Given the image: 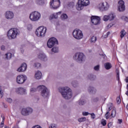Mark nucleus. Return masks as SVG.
I'll use <instances>...</instances> for the list:
<instances>
[{
  "mask_svg": "<svg viewBox=\"0 0 128 128\" xmlns=\"http://www.w3.org/2000/svg\"><path fill=\"white\" fill-rule=\"evenodd\" d=\"M58 90L65 100H70L72 98V91L68 86L59 87Z\"/></svg>",
  "mask_w": 128,
  "mask_h": 128,
  "instance_id": "1",
  "label": "nucleus"
},
{
  "mask_svg": "<svg viewBox=\"0 0 128 128\" xmlns=\"http://www.w3.org/2000/svg\"><path fill=\"white\" fill-rule=\"evenodd\" d=\"M20 32L19 29L17 28H12L8 31L7 36L10 40H14V38H16L18 36H20Z\"/></svg>",
  "mask_w": 128,
  "mask_h": 128,
  "instance_id": "2",
  "label": "nucleus"
},
{
  "mask_svg": "<svg viewBox=\"0 0 128 128\" xmlns=\"http://www.w3.org/2000/svg\"><path fill=\"white\" fill-rule=\"evenodd\" d=\"M73 60L78 64H84L86 60V55L82 52H76L73 56Z\"/></svg>",
  "mask_w": 128,
  "mask_h": 128,
  "instance_id": "3",
  "label": "nucleus"
},
{
  "mask_svg": "<svg viewBox=\"0 0 128 128\" xmlns=\"http://www.w3.org/2000/svg\"><path fill=\"white\" fill-rule=\"evenodd\" d=\"M38 90L41 91V96L44 98H48L50 96V91L46 86L42 85L38 87Z\"/></svg>",
  "mask_w": 128,
  "mask_h": 128,
  "instance_id": "4",
  "label": "nucleus"
},
{
  "mask_svg": "<svg viewBox=\"0 0 128 128\" xmlns=\"http://www.w3.org/2000/svg\"><path fill=\"white\" fill-rule=\"evenodd\" d=\"M90 4L88 0H79L76 4V8L78 10H82L84 6H86Z\"/></svg>",
  "mask_w": 128,
  "mask_h": 128,
  "instance_id": "5",
  "label": "nucleus"
},
{
  "mask_svg": "<svg viewBox=\"0 0 128 128\" xmlns=\"http://www.w3.org/2000/svg\"><path fill=\"white\" fill-rule=\"evenodd\" d=\"M46 28L41 26L36 29L35 34L37 36L44 38L46 32Z\"/></svg>",
  "mask_w": 128,
  "mask_h": 128,
  "instance_id": "6",
  "label": "nucleus"
},
{
  "mask_svg": "<svg viewBox=\"0 0 128 128\" xmlns=\"http://www.w3.org/2000/svg\"><path fill=\"white\" fill-rule=\"evenodd\" d=\"M72 34L76 40H82L84 38L82 32L80 29H75L74 30Z\"/></svg>",
  "mask_w": 128,
  "mask_h": 128,
  "instance_id": "7",
  "label": "nucleus"
},
{
  "mask_svg": "<svg viewBox=\"0 0 128 128\" xmlns=\"http://www.w3.org/2000/svg\"><path fill=\"white\" fill-rule=\"evenodd\" d=\"M30 18L32 22H38L40 18V13L36 11L33 12L30 14Z\"/></svg>",
  "mask_w": 128,
  "mask_h": 128,
  "instance_id": "8",
  "label": "nucleus"
},
{
  "mask_svg": "<svg viewBox=\"0 0 128 128\" xmlns=\"http://www.w3.org/2000/svg\"><path fill=\"white\" fill-rule=\"evenodd\" d=\"M34 110L32 108L27 107L26 108H22L21 110V114L24 116H28L32 114Z\"/></svg>",
  "mask_w": 128,
  "mask_h": 128,
  "instance_id": "9",
  "label": "nucleus"
},
{
  "mask_svg": "<svg viewBox=\"0 0 128 128\" xmlns=\"http://www.w3.org/2000/svg\"><path fill=\"white\" fill-rule=\"evenodd\" d=\"M50 8L52 10H56L60 8V0H52L50 2Z\"/></svg>",
  "mask_w": 128,
  "mask_h": 128,
  "instance_id": "10",
  "label": "nucleus"
},
{
  "mask_svg": "<svg viewBox=\"0 0 128 128\" xmlns=\"http://www.w3.org/2000/svg\"><path fill=\"white\" fill-rule=\"evenodd\" d=\"M98 8L101 12H106L110 8V4L108 2H101L98 6Z\"/></svg>",
  "mask_w": 128,
  "mask_h": 128,
  "instance_id": "11",
  "label": "nucleus"
},
{
  "mask_svg": "<svg viewBox=\"0 0 128 128\" xmlns=\"http://www.w3.org/2000/svg\"><path fill=\"white\" fill-rule=\"evenodd\" d=\"M58 42L55 38H50L47 42V46L50 48H52L54 44H58Z\"/></svg>",
  "mask_w": 128,
  "mask_h": 128,
  "instance_id": "12",
  "label": "nucleus"
},
{
  "mask_svg": "<svg viewBox=\"0 0 128 128\" xmlns=\"http://www.w3.org/2000/svg\"><path fill=\"white\" fill-rule=\"evenodd\" d=\"M28 80L26 76L19 75L16 77V82L19 84H22Z\"/></svg>",
  "mask_w": 128,
  "mask_h": 128,
  "instance_id": "13",
  "label": "nucleus"
},
{
  "mask_svg": "<svg viewBox=\"0 0 128 128\" xmlns=\"http://www.w3.org/2000/svg\"><path fill=\"white\" fill-rule=\"evenodd\" d=\"M4 18L6 20H12L14 18V14L10 10H7L5 12Z\"/></svg>",
  "mask_w": 128,
  "mask_h": 128,
  "instance_id": "14",
  "label": "nucleus"
},
{
  "mask_svg": "<svg viewBox=\"0 0 128 128\" xmlns=\"http://www.w3.org/2000/svg\"><path fill=\"white\" fill-rule=\"evenodd\" d=\"M91 22L93 24L96 26L100 24V18L98 16H92L91 17Z\"/></svg>",
  "mask_w": 128,
  "mask_h": 128,
  "instance_id": "15",
  "label": "nucleus"
},
{
  "mask_svg": "<svg viewBox=\"0 0 128 128\" xmlns=\"http://www.w3.org/2000/svg\"><path fill=\"white\" fill-rule=\"evenodd\" d=\"M126 10V6H124V2L122 0L118 2V10L119 12H124Z\"/></svg>",
  "mask_w": 128,
  "mask_h": 128,
  "instance_id": "16",
  "label": "nucleus"
},
{
  "mask_svg": "<svg viewBox=\"0 0 128 128\" xmlns=\"http://www.w3.org/2000/svg\"><path fill=\"white\" fill-rule=\"evenodd\" d=\"M26 64L23 63L21 64L20 66L18 68L17 72H26Z\"/></svg>",
  "mask_w": 128,
  "mask_h": 128,
  "instance_id": "17",
  "label": "nucleus"
},
{
  "mask_svg": "<svg viewBox=\"0 0 128 128\" xmlns=\"http://www.w3.org/2000/svg\"><path fill=\"white\" fill-rule=\"evenodd\" d=\"M88 90L90 94H96V89L92 86L88 87Z\"/></svg>",
  "mask_w": 128,
  "mask_h": 128,
  "instance_id": "18",
  "label": "nucleus"
},
{
  "mask_svg": "<svg viewBox=\"0 0 128 128\" xmlns=\"http://www.w3.org/2000/svg\"><path fill=\"white\" fill-rule=\"evenodd\" d=\"M16 92L19 94H26V90L23 88H19L16 90Z\"/></svg>",
  "mask_w": 128,
  "mask_h": 128,
  "instance_id": "19",
  "label": "nucleus"
},
{
  "mask_svg": "<svg viewBox=\"0 0 128 128\" xmlns=\"http://www.w3.org/2000/svg\"><path fill=\"white\" fill-rule=\"evenodd\" d=\"M38 58L41 60H44V62H46L48 60V58L46 56L42 53H40L38 54Z\"/></svg>",
  "mask_w": 128,
  "mask_h": 128,
  "instance_id": "20",
  "label": "nucleus"
},
{
  "mask_svg": "<svg viewBox=\"0 0 128 128\" xmlns=\"http://www.w3.org/2000/svg\"><path fill=\"white\" fill-rule=\"evenodd\" d=\"M42 76V72H40V70H38L35 74L34 78H36V80H40Z\"/></svg>",
  "mask_w": 128,
  "mask_h": 128,
  "instance_id": "21",
  "label": "nucleus"
},
{
  "mask_svg": "<svg viewBox=\"0 0 128 128\" xmlns=\"http://www.w3.org/2000/svg\"><path fill=\"white\" fill-rule=\"evenodd\" d=\"M109 16V20H114L116 18V14L114 12H111L108 14Z\"/></svg>",
  "mask_w": 128,
  "mask_h": 128,
  "instance_id": "22",
  "label": "nucleus"
},
{
  "mask_svg": "<svg viewBox=\"0 0 128 128\" xmlns=\"http://www.w3.org/2000/svg\"><path fill=\"white\" fill-rule=\"evenodd\" d=\"M87 78H88V80H96V76L92 74H89Z\"/></svg>",
  "mask_w": 128,
  "mask_h": 128,
  "instance_id": "23",
  "label": "nucleus"
},
{
  "mask_svg": "<svg viewBox=\"0 0 128 128\" xmlns=\"http://www.w3.org/2000/svg\"><path fill=\"white\" fill-rule=\"evenodd\" d=\"M104 66L106 70H110L112 68V64L110 62H106L104 64Z\"/></svg>",
  "mask_w": 128,
  "mask_h": 128,
  "instance_id": "24",
  "label": "nucleus"
},
{
  "mask_svg": "<svg viewBox=\"0 0 128 128\" xmlns=\"http://www.w3.org/2000/svg\"><path fill=\"white\" fill-rule=\"evenodd\" d=\"M34 66L36 68H40L42 66V64H40V63L39 62L36 61L34 64Z\"/></svg>",
  "mask_w": 128,
  "mask_h": 128,
  "instance_id": "25",
  "label": "nucleus"
},
{
  "mask_svg": "<svg viewBox=\"0 0 128 128\" xmlns=\"http://www.w3.org/2000/svg\"><path fill=\"white\" fill-rule=\"evenodd\" d=\"M12 53L10 52L7 53L4 55L5 58L6 60H10V58H12Z\"/></svg>",
  "mask_w": 128,
  "mask_h": 128,
  "instance_id": "26",
  "label": "nucleus"
},
{
  "mask_svg": "<svg viewBox=\"0 0 128 128\" xmlns=\"http://www.w3.org/2000/svg\"><path fill=\"white\" fill-rule=\"evenodd\" d=\"M62 14V12H59L57 13L54 14H52V16H50V18H51L52 19V18H58V14Z\"/></svg>",
  "mask_w": 128,
  "mask_h": 128,
  "instance_id": "27",
  "label": "nucleus"
},
{
  "mask_svg": "<svg viewBox=\"0 0 128 128\" xmlns=\"http://www.w3.org/2000/svg\"><path fill=\"white\" fill-rule=\"evenodd\" d=\"M120 38H124V36L126 34V30H122L120 31Z\"/></svg>",
  "mask_w": 128,
  "mask_h": 128,
  "instance_id": "28",
  "label": "nucleus"
},
{
  "mask_svg": "<svg viewBox=\"0 0 128 128\" xmlns=\"http://www.w3.org/2000/svg\"><path fill=\"white\" fill-rule=\"evenodd\" d=\"M72 84L74 88H78V81L73 80L72 82Z\"/></svg>",
  "mask_w": 128,
  "mask_h": 128,
  "instance_id": "29",
  "label": "nucleus"
},
{
  "mask_svg": "<svg viewBox=\"0 0 128 128\" xmlns=\"http://www.w3.org/2000/svg\"><path fill=\"white\" fill-rule=\"evenodd\" d=\"M116 109L114 108L112 109L111 113V116H112V118H114V116H116Z\"/></svg>",
  "mask_w": 128,
  "mask_h": 128,
  "instance_id": "30",
  "label": "nucleus"
},
{
  "mask_svg": "<svg viewBox=\"0 0 128 128\" xmlns=\"http://www.w3.org/2000/svg\"><path fill=\"white\" fill-rule=\"evenodd\" d=\"M2 122L0 124V128H2L4 126V116H2Z\"/></svg>",
  "mask_w": 128,
  "mask_h": 128,
  "instance_id": "31",
  "label": "nucleus"
},
{
  "mask_svg": "<svg viewBox=\"0 0 128 128\" xmlns=\"http://www.w3.org/2000/svg\"><path fill=\"white\" fill-rule=\"evenodd\" d=\"M60 18L63 20L68 18V15L66 14H63L61 15Z\"/></svg>",
  "mask_w": 128,
  "mask_h": 128,
  "instance_id": "32",
  "label": "nucleus"
},
{
  "mask_svg": "<svg viewBox=\"0 0 128 128\" xmlns=\"http://www.w3.org/2000/svg\"><path fill=\"white\" fill-rule=\"evenodd\" d=\"M36 3L38 4H44V0H36Z\"/></svg>",
  "mask_w": 128,
  "mask_h": 128,
  "instance_id": "33",
  "label": "nucleus"
},
{
  "mask_svg": "<svg viewBox=\"0 0 128 128\" xmlns=\"http://www.w3.org/2000/svg\"><path fill=\"white\" fill-rule=\"evenodd\" d=\"M86 117H82L78 119V122H86Z\"/></svg>",
  "mask_w": 128,
  "mask_h": 128,
  "instance_id": "34",
  "label": "nucleus"
},
{
  "mask_svg": "<svg viewBox=\"0 0 128 128\" xmlns=\"http://www.w3.org/2000/svg\"><path fill=\"white\" fill-rule=\"evenodd\" d=\"M79 106H84L86 104V101L84 100H80L78 101Z\"/></svg>",
  "mask_w": 128,
  "mask_h": 128,
  "instance_id": "35",
  "label": "nucleus"
},
{
  "mask_svg": "<svg viewBox=\"0 0 128 128\" xmlns=\"http://www.w3.org/2000/svg\"><path fill=\"white\" fill-rule=\"evenodd\" d=\"M52 50L53 52H58V47H54Z\"/></svg>",
  "mask_w": 128,
  "mask_h": 128,
  "instance_id": "36",
  "label": "nucleus"
},
{
  "mask_svg": "<svg viewBox=\"0 0 128 128\" xmlns=\"http://www.w3.org/2000/svg\"><path fill=\"white\" fill-rule=\"evenodd\" d=\"M27 30H32V24H28L27 26Z\"/></svg>",
  "mask_w": 128,
  "mask_h": 128,
  "instance_id": "37",
  "label": "nucleus"
},
{
  "mask_svg": "<svg viewBox=\"0 0 128 128\" xmlns=\"http://www.w3.org/2000/svg\"><path fill=\"white\" fill-rule=\"evenodd\" d=\"M108 20H110V17L108 15V16L106 15L103 18V20H104V22H108Z\"/></svg>",
  "mask_w": 128,
  "mask_h": 128,
  "instance_id": "38",
  "label": "nucleus"
},
{
  "mask_svg": "<svg viewBox=\"0 0 128 128\" xmlns=\"http://www.w3.org/2000/svg\"><path fill=\"white\" fill-rule=\"evenodd\" d=\"M101 124L104 126L106 124V120L104 119H102L101 120Z\"/></svg>",
  "mask_w": 128,
  "mask_h": 128,
  "instance_id": "39",
  "label": "nucleus"
},
{
  "mask_svg": "<svg viewBox=\"0 0 128 128\" xmlns=\"http://www.w3.org/2000/svg\"><path fill=\"white\" fill-rule=\"evenodd\" d=\"M96 42V36H92L91 38L92 42Z\"/></svg>",
  "mask_w": 128,
  "mask_h": 128,
  "instance_id": "40",
  "label": "nucleus"
},
{
  "mask_svg": "<svg viewBox=\"0 0 128 128\" xmlns=\"http://www.w3.org/2000/svg\"><path fill=\"white\" fill-rule=\"evenodd\" d=\"M112 103H109L108 105V112H110V110H112Z\"/></svg>",
  "mask_w": 128,
  "mask_h": 128,
  "instance_id": "41",
  "label": "nucleus"
},
{
  "mask_svg": "<svg viewBox=\"0 0 128 128\" xmlns=\"http://www.w3.org/2000/svg\"><path fill=\"white\" fill-rule=\"evenodd\" d=\"M121 19L122 20H124V22H128V16H122L121 17Z\"/></svg>",
  "mask_w": 128,
  "mask_h": 128,
  "instance_id": "42",
  "label": "nucleus"
},
{
  "mask_svg": "<svg viewBox=\"0 0 128 128\" xmlns=\"http://www.w3.org/2000/svg\"><path fill=\"white\" fill-rule=\"evenodd\" d=\"M36 90H38V88H31L30 89V92L34 93V92H36Z\"/></svg>",
  "mask_w": 128,
  "mask_h": 128,
  "instance_id": "43",
  "label": "nucleus"
},
{
  "mask_svg": "<svg viewBox=\"0 0 128 128\" xmlns=\"http://www.w3.org/2000/svg\"><path fill=\"white\" fill-rule=\"evenodd\" d=\"M116 78H118V80H120V72L118 71V70H116Z\"/></svg>",
  "mask_w": 128,
  "mask_h": 128,
  "instance_id": "44",
  "label": "nucleus"
},
{
  "mask_svg": "<svg viewBox=\"0 0 128 128\" xmlns=\"http://www.w3.org/2000/svg\"><path fill=\"white\" fill-rule=\"evenodd\" d=\"M94 70H96V72H98L100 70V65H97L94 66Z\"/></svg>",
  "mask_w": 128,
  "mask_h": 128,
  "instance_id": "45",
  "label": "nucleus"
},
{
  "mask_svg": "<svg viewBox=\"0 0 128 128\" xmlns=\"http://www.w3.org/2000/svg\"><path fill=\"white\" fill-rule=\"evenodd\" d=\"M0 94L1 95L0 98H2L4 96V91L2 90V87H0Z\"/></svg>",
  "mask_w": 128,
  "mask_h": 128,
  "instance_id": "46",
  "label": "nucleus"
},
{
  "mask_svg": "<svg viewBox=\"0 0 128 128\" xmlns=\"http://www.w3.org/2000/svg\"><path fill=\"white\" fill-rule=\"evenodd\" d=\"M49 128H56V124H50V125Z\"/></svg>",
  "mask_w": 128,
  "mask_h": 128,
  "instance_id": "47",
  "label": "nucleus"
},
{
  "mask_svg": "<svg viewBox=\"0 0 128 128\" xmlns=\"http://www.w3.org/2000/svg\"><path fill=\"white\" fill-rule=\"evenodd\" d=\"M6 102H9V104H12V100L10 98H7Z\"/></svg>",
  "mask_w": 128,
  "mask_h": 128,
  "instance_id": "48",
  "label": "nucleus"
},
{
  "mask_svg": "<svg viewBox=\"0 0 128 128\" xmlns=\"http://www.w3.org/2000/svg\"><path fill=\"white\" fill-rule=\"evenodd\" d=\"M116 102L118 104H120V102H122V100H120V97H118L116 98Z\"/></svg>",
  "mask_w": 128,
  "mask_h": 128,
  "instance_id": "49",
  "label": "nucleus"
},
{
  "mask_svg": "<svg viewBox=\"0 0 128 128\" xmlns=\"http://www.w3.org/2000/svg\"><path fill=\"white\" fill-rule=\"evenodd\" d=\"M109 115H110V112H107L105 114L106 120L110 118V117L108 116Z\"/></svg>",
  "mask_w": 128,
  "mask_h": 128,
  "instance_id": "50",
  "label": "nucleus"
},
{
  "mask_svg": "<svg viewBox=\"0 0 128 128\" xmlns=\"http://www.w3.org/2000/svg\"><path fill=\"white\" fill-rule=\"evenodd\" d=\"M88 114H90L88 113V112H82V115L84 116H88Z\"/></svg>",
  "mask_w": 128,
  "mask_h": 128,
  "instance_id": "51",
  "label": "nucleus"
},
{
  "mask_svg": "<svg viewBox=\"0 0 128 128\" xmlns=\"http://www.w3.org/2000/svg\"><path fill=\"white\" fill-rule=\"evenodd\" d=\"M90 114L92 118H93V119L96 118V114H94V113Z\"/></svg>",
  "mask_w": 128,
  "mask_h": 128,
  "instance_id": "52",
  "label": "nucleus"
},
{
  "mask_svg": "<svg viewBox=\"0 0 128 128\" xmlns=\"http://www.w3.org/2000/svg\"><path fill=\"white\" fill-rule=\"evenodd\" d=\"M32 128H42V126H40L39 125H36L34 126Z\"/></svg>",
  "mask_w": 128,
  "mask_h": 128,
  "instance_id": "53",
  "label": "nucleus"
},
{
  "mask_svg": "<svg viewBox=\"0 0 128 128\" xmlns=\"http://www.w3.org/2000/svg\"><path fill=\"white\" fill-rule=\"evenodd\" d=\"M100 56L102 58H106V54H100Z\"/></svg>",
  "mask_w": 128,
  "mask_h": 128,
  "instance_id": "54",
  "label": "nucleus"
},
{
  "mask_svg": "<svg viewBox=\"0 0 128 128\" xmlns=\"http://www.w3.org/2000/svg\"><path fill=\"white\" fill-rule=\"evenodd\" d=\"M112 122H110L108 124V128H110V126H112Z\"/></svg>",
  "mask_w": 128,
  "mask_h": 128,
  "instance_id": "55",
  "label": "nucleus"
},
{
  "mask_svg": "<svg viewBox=\"0 0 128 128\" xmlns=\"http://www.w3.org/2000/svg\"><path fill=\"white\" fill-rule=\"evenodd\" d=\"M118 123L120 124H122V120L118 119Z\"/></svg>",
  "mask_w": 128,
  "mask_h": 128,
  "instance_id": "56",
  "label": "nucleus"
},
{
  "mask_svg": "<svg viewBox=\"0 0 128 128\" xmlns=\"http://www.w3.org/2000/svg\"><path fill=\"white\" fill-rule=\"evenodd\" d=\"M112 26H114V24H110L108 25V28H112Z\"/></svg>",
  "mask_w": 128,
  "mask_h": 128,
  "instance_id": "57",
  "label": "nucleus"
},
{
  "mask_svg": "<svg viewBox=\"0 0 128 128\" xmlns=\"http://www.w3.org/2000/svg\"><path fill=\"white\" fill-rule=\"evenodd\" d=\"M110 34V32H108L107 34H106V36H105V38H108V35Z\"/></svg>",
  "mask_w": 128,
  "mask_h": 128,
  "instance_id": "58",
  "label": "nucleus"
},
{
  "mask_svg": "<svg viewBox=\"0 0 128 128\" xmlns=\"http://www.w3.org/2000/svg\"><path fill=\"white\" fill-rule=\"evenodd\" d=\"M4 48H5L4 46H1V50H4Z\"/></svg>",
  "mask_w": 128,
  "mask_h": 128,
  "instance_id": "59",
  "label": "nucleus"
},
{
  "mask_svg": "<svg viewBox=\"0 0 128 128\" xmlns=\"http://www.w3.org/2000/svg\"><path fill=\"white\" fill-rule=\"evenodd\" d=\"M127 92H126V94H128V84H127Z\"/></svg>",
  "mask_w": 128,
  "mask_h": 128,
  "instance_id": "60",
  "label": "nucleus"
},
{
  "mask_svg": "<svg viewBox=\"0 0 128 128\" xmlns=\"http://www.w3.org/2000/svg\"><path fill=\"white\" fill-rule=\"evenodd\" d=\"M126 82H128V76L126 78Z\"/></svg>",
  "mask_w": 128,
  "mask_h": 128,
  "instance_id": "61",
  "label": "nucleus"
},
{
  "mask_svg": "<svg viewBox=\"0 0 128 128\" xmlns=\"http://www.w3.org/2000/svg\"><path fill=\"white\" fill-rule=\"evenodd\" d=\"M4 128H10V127L6 126H4Z\"/></svg>",
  "mask_w": 128,
  "mask_h": 128,
  "instance_id": "62",
  "label": "nucleus"
},
{
  "mask_svg": "<svg viewBox=\"0 0 128 128\" xmlns=\"http://www.w3.org/2000/svg\"><path fill=\"white\" fill-rule=\"evenodd\" d=\"M20 50H21V52H22H22H24V50H22V49H20Z\"/></svg>",
  "mask_w": 128,
  "mask_h": 128,
  "instance_id": "63",
  "label": "nucleus"
},
{
  "mask_svg": "<svg viewBox=\"0 0 128 128\" xmlns=\"http://www.w3.org/2000/svg\"><path fill=\"white\" fill-rule=\"evenodd\" d=\"M126 108H127V110H128V104L126 105Z\"/></svg>",
  "mask_w": 128,
  "mask_h": 128,
  "instance_id": "64",
  "label": "nucleus"
}]
</instances>
